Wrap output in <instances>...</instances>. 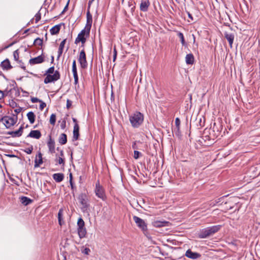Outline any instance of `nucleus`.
Listing matches in <instances>:
<instances>
[{
	"label": "nucleus",
	"mask_w": 260,
	"mask_h": 260,
	"mask_svg": "<svg viewBox=\"0 0 260 260\" xmlns=\"http://www.w3.org/2000/svg\"><path fill=\"white\" fill-rule=\"evenodd\" d=\"M46 77L44 79V83L48 84L52 82H55L59 80L60 78V75L58 71L54 72V67L49 68L46 73Z\"/></svg>",
	"instance_id": "1"
},
{
	"label": "nucleus",
	"mask_w": 260,
	"mask_h": 260,
	"mask_svg": "<svg viewBox=\"0 0 260 260\" xmlns=\"http://www.w3.org/2000/svg\"><path fill=\"white\" fill-rule=\"evenodd\" d=\"M221 228V225H217L204 229L198 234V237L201 239L207 238L218 232Z\"/></svg>",
	"instance_id": "2"
},
{
	"label": "nucleus",
	"mask_w": 260,
	"mask_h": 260,
	"mask_svg": "<svg viewBox=\"0 0 260 260\" xmlns=\"http://www.w3.org/2000/svg\"><path fill=\"white\" fill-rule=\"evenodd\" d=\"M144 115L140 112L136 111L129 116V121L134 128L139 127L143 122Z\"/></svg>",
	"instance_id": "3"
},
{
	"label": "nucleus",
	"mask_w": 260,
	"mask_h": 260,
	"mask_svg": "<svg viewBox=\"0 0 260 260\" xmlns=\"http://www.w3.org/2000/svg\"><path fill=\"white\" fill-rule=\"evenodd\" d=\"M90 29L91 28L90 27L87 28V26H85L84 28L80 31L75 39V44H77L79 42H81L82 46H84V44L86 42V38L89 36Z\"/></svg>",
	"instance_id": "4"
},
{
	"label": "nucleus",
	"mask_w": 260,
	"mask_h": 260,
	"mask_svg": "<svg viewBox=\"0 0 260 260\" xmlns=\"http://www.w3.org/2000/svg\"><path fill=\"white\" fill-rule=\"evenodd\" d=\"M78 200L81 205V210L83 212H86L89 209L90 206L87 194L85 193H81L78 197Z\"/></svg>",
	"instance_id": "5"
},
{
	"label": "nucleus",
	"mask_w": 260,
	"mask_h": 260,
	"mask_svg": "<svg viewBox=\"0 0 260 260\" xmlns=\"http://www.w3.org/2000/svg\"><path fill=\"white\" fill-rule=\"evenodd\" d=\"M96 196L102 199L103 201H106L107 197L104 187L100 185V181H98L95 183V188L94 190Z\"/></svg>",
	"instance_id": "6"
},
{
	"label": "nucleus",
	"mask_w": 260,
	"mask_h": 260,
	"mask_svg": "<svg viewBox=\"0 0 260 260\" xmlns=\"http://www.w3.org/2000/svg\"><path fill=\"white\" fill-rule=\"evenodd\" d=\"M133 219L137 225L146 234L147 231V224L145 221L137 216H133Z\"/></svg>",
	"instance_id": "7"
},
{
	"label": "nucleus",
	"mask_w": 260,
	"mask_h": 260,
	"mask_svg": "<svg viewBox=\"0 0 260 260\" xmlns=\"http://www.w3.org/2000/svg\"><path fill=\"white\" fill-rule=\"evenodd\" d=\"M78 61L82 69H85L87 68L88 63L86 60V53L84 49L82 50L79 53Z\"/></svg>",
	"instance_id": "8"
},
{
	"label": "nucleus",
	"mask_w": 260,
	"mask_h": 260,
	"mask_svg": "<svg viewBox=\"0 0 260 260\" xmlns=\"http://www.w3.org/2000/svg\"><path fill=\"white\" fill-rule=\"evenodd\" d=\"M0 121H3L5 125L8 128L15 124L17 119L10 116H4L0 119Z\"/></svg>",
	"instance_id": "9"
},
{
	"label": "nucleus",
	"mask_w": 260,
	"mask_h": 260,
	"mask_svg": "<svg viewBox=\"0 0 260 260\" xmlns=\"http://www.w3.org/2000/svg\"><path fill=\"white\" fill-rule=\"evenodd\" d=\"M185 255L192 259H197L201 256V254L198 252H192L190 249H188L186 251Z\"/></svg>",
	"instance_id": "10"
},
{
	"label": "nucleus",
	"mask_w": 260,
	"mask_h": 260,
	"mask_svg": "<svg viewBox=\"0 0 260 260\" xmlns=\"http://www.w3.org/2000/svg\"><path fill=\"white\" fill-rule=\"evenodd\" d=\"M49 141L47 142V146L49 148V151L51 153H55V141L52 139L51 136H49Z\"/></svg>",
	"instance_id": "11"
},
{
	"label": "nucleus",
	"mask_w": 260,
	"mask_h": 260,
	"mask_svg": "<svg viewBox=\"0 0 260 260\" xmlns=\"http://www.w3.org/2000/svg\"><path fill=\"white\" fill-rule=\"evenodd\" d=\"M44 57L42 56V55H39L36 57L31 58L29 62L30 64H36L38 63H41L44 62Z\"/></svg>",
	"instance_id": "12"
},
{
	"label": "nucleus",
	"mask_w": 260,
	"mask_h": 260,
	"mask_svg": "<svg viewBox=\"0 0 260 260\" xmlns=\"http://www.w3.org/2000/svg\"><path fill=\"white\" fill-rule=\"evenodd\" d=\"M224 37L228 41L229 43V45L231 48H232V45L233 43L235 35L233 33L228 32L227 31H225L224 33Z\"/></svg>",
	"instance_id": "13"
},
{
	"label": "nucleus",
	"mask_w": 260,
	"mask_h": 260,
	"mask_svg": "<svg viewBox=\"0 0 260 260\" xmlns=\"http://www.w3.org/2000/svg\"><path fill=\"white\" fill-rule=\"evenodd\" d=\"M150 5L149 0H142L140 6V10L143 12L147 11Z\"/></svg>",
	"instance_id": "14"
},
{
	"label": "nucleus",
	"mask_w": 260,
	"mask_h": 260,
	"mask_svg": "<svg viewBox=\"0 0 260 260\" xmlns=\"http://www.w3.org/2000/svg\"><path fill=\"white\" fill-rule=\"evenodd\" d=\"M79 136V126L78 123H75L74 126L73 141L78 140Z\"/></svg>",
	"instance_id": "15"
},
{
	"label": "nucleus",
	"mask_w": 260,
	"mask_h": 260,
	"mask_svg": "<svg viewBox=\"0 0 260 260\" xmlns=\"http://www.w3.org/2000/svg\"><path fill=\"white\" fill-rule=\"evenodd\" d=\"M43 162L42 154L40 151H39L35 160V168L39 167Z\"/></svg>",
	"instance_id": "16"
},
{
	"label": "nucleus",
	"mask_w": 260,
	"mask_h": 260,
	"mask_svg": "<svg viewBox=\"0 0 260 260\" xmlns=\"http://www.w3.org/2000/svg\"><path fill=\"white\" fill-rule=\"evenodd\" d=\"M42 135L40 131L39 130H32L30 131L29 134L27 135V137H30L37 139H39L41 138Z\"/></svg>",
	"instance_id": "17"
},
{
	"label": "nucleus",
	"mask_w": 260,
	"mask_h": 260,
	"mask_svg": "<svg viewBox=\"0 0 260 260\" xmlns=\"http://www.w3.org/2000/svg\"><path fill=\"white\" fill-rule=\"evenodd\" d=\"M89 9H88L87 14H86V24L85 26H87V28L88 27L91 28V25L92 23V16L89 12Z\"/></svg>",
	"instance_id": "18"
},
{
	"label": "nucleus",
	"mask_w": 260,
	"mask_h": 260,
	"mask_svg": "<svg viewBox=\"0 0 260 260\" xmlns=\"http://www.w3.org/2000/svg\"><path fill=\"white\" fill-rule=\"evenodd\" d=\"M3 70H9L12 68V66L10 64V61L8 59H6L1 62V64Z\"/></svg>",
	"instance_id": "19"
},
{
	"label": "nucleus",
	"mask_w": 260,
	"mask_h": 260,
	"mask_svg": "<svg viewBox=\"0 0 260 260\" xmlns=\"http://www.w3.org/2000/svg\"><path fill=\"white\" fill-rule=\"evenodd\" d=\"M53 178L56 182H60L64 179V175L62 173H55L53 175Z\"/></svg>",
	"instance_id": "20"
},
{
	"label": "nucleus",
	"mask_w": 260,
	"mask_h": 260,
	"mask_svg": "<svg viewBox=\"0 0 260 260\" xmlns=\"http://www.w3.org/2000/svg\"><path fill=\"white\" fill-rule=\"evenodd\" d=\"M63 209L60 208L59 210L57 217H58V223L61 226L64 223V221L63 220L62 216H63Z\"/></svg>",
	"instance_id": "21"
},
{
	"label": "nucleus",
	"mask_w": 260,
	"mask_h": 260,
	"mask_svg": "<svg viewBox=\"0 0 260 260\" xmlns=\"http://www.w3.org/2000/svg\"><path fill=\"white\" fill-rule=\"evenodd\" d=\"M194 58L192 54L190 53L186 55L185 61L187 64H192L194 63Z\"/></svg>",
	"instance_id": "22"
},
{
	"label": "nucleus",
	"mask_w": 260,
	"mask_h": 260,
	"mask_svg": "<svg viewBox=\"0 0 260 260\" xmlns=\"http://www.w3.org/2000/svg\"><path fill=\"white\" fill-rule=\"evenodd\" d=\"M61 27V24H57L52 27L50 32L52 35H56L59 33Z\"/></svg>",
	"instance_id": "23"
},
{
	"label": "nucleus",
	"mask_w": 260,
	"mask_h": 260,
	"mask_svg": "<svg viewBox=\"0 0 260 260\" xmlns=\"http://www.w3.org/2000/svg\"><path fill=\"white\" fill-rule=\"evenodd\" d=\"M78 234L80 239L85 238L86 235V230L85 228L77 229Z\"/></svg>",
	"instance_id": "24"
},
{
	"label": "nucleus",
	"mask_w": 260,
	"mask_h": 260,
	"mask_svg": "<svg viewBox=\"0 0 260 260\" xmlns=\"http://www.w3.org/2000/svg\"><path fill=\"white\" fill-rule=\"evenodd\" d=\"M58 142L61 145H64L67 142V136L66 134L62 133L61 134L58 138Z\"/></svg>",
	"instance_id": "25"
},
{
	"label": "nucleus",
	"mask_w": 260,
	"mask_h": 260,
	"mask_svg": "<svg viewBox=\"0 0 260 260\" xmlns=\"http://www.w3.org/2000/svg\"><path fill=\"white\" fill-rule=\"evenodd\" d=\"M20 202L23 205L26 206L31 203L32 200L26 197H21L20 198Z\"/></svg>",
	"instance_id": "26"
},
{
	"label": "nucleus",
	"mask_w": 260,
	"mask_h": 260,
	"mask_svg": "<svg viewBox=\"0 0 260 260\" xmlns=\"http://www.w3.org/2000/svg\"><path fill=\"white\" fill-rule=\"evenodd\" d=\"M27 117L31 124H32L34 123V122L35 121L36 115H35V114L33 112H32V111L29 112L27 114Z\"/></svg>",
	"instance_id": "27"
},
{
	"label": "nucleus",
	"mask_w": 260,
	"mask_h": 260,
	"mask_svg": "<svg viewBox=\"0 0 260 260\" xmlns=\"http://www.w3.org/2000/svg\"><path fill=\"white\" fill-rule=\"evenodd\" d=\"M223 200V197L219 198L214 201H210L209 203V205L210 206L213 207L216 205L221 204V202L222 203V201Z\"/></svg>",
	"instance_id": "28"
},
{
	"label": "nucleus",
	"mask_w": 260,
	"mask_h": 260,
	"mask_svg": "<svg viewBox=\"0 0 260 260\" xmlns=\"http://www.w3.org/2000/svg\"><path fill=\"white\" fill-rule=\"evenodd\" d=\"M78 229L85 228V222L82 218H79L77 221Z\"/></svg>",
	"instance_id": "29"
},
{
	"label": "nucleus",
	"mask_w": 260,
	"mask_h": 260,
	"mask_svg": "<svg viewBox=\"0 0 260 260\" xmlns=\"http://www.w3.org/2000/svg\"><path fill=\"white\" fill-rule=\"evenodd\" d=\"M167 222L166 221H156L154 222V225L155 227L159 228L161 226H165Z\"/></svg>",
	"instance_id": "30"
},
{
	"label": "nucleus",
	"mask_w": 260,
	"mask_h": 260,
	"mask_svg": "<svg viewBox=\"0 0 260 260\" xmlns=\"http://www.w3.org/2000/svg\"><path fill=\"white\" fill-rule=\"evenodd\" d=\"M34 45H39L42 46L43 45V39H40V38H37L36 39L34 42Z\"/></svg>",
	"instance_id": "31"
},
{
	"label": "nucleus",
	"mask_w": 260,
	"mask_h": 260,
	"mask_svg": "<svg viewBox=\"0 0 260 260\" xmlns=\"http://www.w3.org/2000/svg\"><path fill=\"white\" fill-rule=\"evenodd\" d=\"M49 121L51 125H54L56 122V115L55 114L51 115Z\"/></svg>",
	"instance_id": "32"
},
{
	"label": "nucleus",
	"mask_w": 260,
	"mask_h": 260,
	"mask_svg": "<svg viewBox=\"0 0 260 260\" xmlns=\"http://www.w3.org/2000/svg\"><path fill=\"white\" fill-rule=\"evenodd\" d=\"M178 36L179 38L180 39L182 45L183 46L185 45L186 43H185V40H184L183 34L182 32H179L178 34Z\"/></svg>",
	"instance_id": "33"
},
{
	"label": "nucleus",
	"mask_w": 260,
	"mask_h": 260,
	"mask_svg": "<svg viewBox=\"0 0 260 260\" xmlns=\"http://www.w3.org/2000/svg\"><path fill=\"white\" fill-rule=\"evenodd\" d=\"M142 155V154L140 152L137 151V150H135L134 152V158L136 159H138L140 156Z\"/></svg>",
	"instance_id": "34"
},
{
	"label": "nucleus",
	"mask_w": 260,
	"mask_h": 260,
	"mask_svg": "<svg viewBox=\"0 0 260 260\" xmlns=\"http://www.w3.org/2000/svg\"><path fill=\"white\" fill-rule=\"evenodd\" d=\"M17 131H11L7 133V134L11 135L13 137H19Z\"/></svg>",
	"instance_id": "35"
},
{
	"label": "nucleus",
	"mask_w": 260,
	"mask_h": 260,
	"mask_svg": "<svg viewBox=\"0 0 260 260\" xmlns=\"http://www.w3.org/2000/svg\"><path fill=\"white\" fill-rule=\"evenodd\" d=\"M19 52L18 50H16L13 52L14 58L16 61H18Z\"/></svg>",
	"instance_id": "36"
},
{
	"label": "nucleus",
	"mask_w": 260,
	"mask_h": 260,
	"mask_svg": "<svg viewBox=\"0 0 260 260\" xmlns=\"http://www.w3.org/2000/svg\"><path fill=\"white\" fill-rule=\"evenodd\" d=\"M173 132L177 137H179L180 136V127H176L174 128Z\"/></svg>",
	"instance_id": "37"
},
{
	"label": "nucleus",
	"mask_w": 260,
	"mask_h": 260,
	"mask_svg": "<svg viewBox=\"0 0 260 260\" xmlns=\"http://www.w3.org/2000/svg\"><path fill=\"white\" fill-rule=\"evenodd\" d=\"M35 21L36 23H37L41 18V14L40 12L39 11L36 15H35Z\"/></svg>",
	"instance_id": "38"
},
{
	"label": "nucleus",
	"mask_w": 260,
	"mask_h": 260,
	"mask_svg": "<svg viewBox=\"0 0 260 260\" xmlns=\"http://www.w3.org/2000/svg\"><path fill=\"white\" fill-rule=\"evenodd\" d=\"M33 150V147L32 146H31L30 147L26 148L24 151L27 154H31L32 153Z\"/></svg>",
	"instance_id": "39"
},
{
	"label": "nucleus",
	"mask_w": 260,
	"mask_h": 260,
	"mask_svg": "<svg viewBox=\"0 0 260 260\" xmlns=\"http://www.w3.org/2000/svg\"><path fill=\"white\" fill-rule=\"evenodd\" d=\"M56 161L60 165H62V166L64 165V160L61 157H59L58 158H57Z\"/></svg>",
	"instance_id": "40"
},
{
	"label": "nucleus",
	"mask_w": 260,
	"mask_h": 260,
	"mask_svg": "<svg viewBox=\"0 0 260 260\" xmlns=\"http://www.w3.org/2000/svg\"><path fill=\"white\" fill-rule=\"evenodd\" d=\"M23 126L22 125H21L20 128H19L18 130H17V133L18 135H19V137H20L22 134V133H23Z\"/></svg>",
	"instance_id": "41"
},
{
	"label": "nucleus",
	"mask_w": 260,
	"mask_h": 260,
	"mask_svg": "<svg viewBox=\"0 0 260 260\" xmlns=\"http://www.w3.org/2000/svg\"><path fill=\"white\" fill-rule=\"evenodd\" d=\"M40 103H41L40 105V109L41 110H43V109L46 106V104L42 101H41V102H40Z\"/></svg>",
	"instance_id": "42"
},
{
	"label": "nucleus",
	"mask_w": 260,
	"mask_h": 260,
	"mask_svg": "<svg viewBox=\"0 0 260 260\" xmlns=\"http://www.w3.org/2000/svg\"><path fill=\"white\" fill-rule=\"evenodd\" d=\"M66 41H67L66 39H64L63 41H62L59 45V48L63 49L64 47V45L66 43Z\"/></svg>",
	"instance_id": "43"
},
{
	"label": "nucleus",
	"mask_w": 260,
	"mask_h": 260,
	"mask_svg": "<svg viewBox=\"0 0 260 260\" xmlns=\"http://www.w3.org/2000/svg\"><path fill=\"white\" fill-rule=\"evenodd\" d=\"M66 126V121L65 120L62 121L60 124V127L61 129H64Z\"/></svg>",
	"instance_id": "44"
},
{
	"label": "nucleus",
	"mask_w": 260,
	"mask_h": 260,
	"mask_svg": "<svg viewBox=\"0 0 260 260\" xmlns=\"http://www.w3.org/2000/svg\"><path fill=\"white\" fill-rule=\"evenodd\" d=\"M175 122L176 127H180V120L179 118L177 117L175 119Z\"/></svg>",
	"instance_id": "45"
},
{
	"label": "nucleus",
	"mask_w": 260,
	"mask_h": 260,
	"mask_svg": "<svg viewBox=\"0 0 260 260\" xmlns=\"http://www.w3.org/2000/svg\"><path fill=\"white\" fill-rule=\"evenodd\" d=\"M72 102L70 100H67V108L70 109L72 106Z\"/></svg>",
	"instance_id": "46"
},
{
	"label": "nucleus",
	"mask_w": 260,
	"mask_h": 260,
	"mask_svg": "<svg viewBox=\"0 0 260 260\" xmlns=\"http://www.w3.org/2000/svg\"><path fill=\"white\" fill-rule=\"evenodd\" d=\"M31 101L32 103H37V102H41V100H40V99H38L37 98H32L31 99Z\"/></svg>",
	"instance_id": "47"
},
{
	"label": "nucleus",
	"mask_w": 260,
	"mask_h": 260,
	"mask_svg": "<svg viewBox=\"0 0 260 260\" xmlns=\"http://www.w3.org/2000/svg\"><path fill=\"white\" fill-rule=\"evenodd\" d=\"M63 49L59 48L58 51V56H57V59L59 58L61 54H62Z\"/></svg>",
	"instance_id": "48"
},
{
	"label": "nucleus",
	"mask_w": 260,
	"mask_h": 260,
	"mask_svg": "<svg viewBox=\"0 0 260 260\" xmlns=\"http://www.w3.org/2000/svg\"><path fill=\"white\" fill-rule=\"evenodd\" d=\"M113 53H113V61H115L116 59V56H117V51H116L115 47H114V48Z\"/></svg>",
	"instance_id": "49"
},
{
	"label": "nucleus",
	"mask_w": 260,
	"mask_h": 260,
	"mask_svg": "<svg viewBox=\"0 0 260 260\" xmlns=\"http://www.w3.org/2000/svg\"><path fill=\"white\" fill-rule=\"evenodd\" d=\"M90 252V250L88 248H85L83 251L82 252L85 254L88 255Z\"/></svg>",
	"instance_id": "50"
},
{
	"label": "nucleus",
	"mask_w": 260,
	"mask_h": 260,
	"mask_svg": "<svg viewBox=\"0 0 260 260\" xmlns=\"http://www.w3.org/2000/svg\"><path fill=\"white\" fill-rule=\"evenodd\" d=\"M69 2H70V0H68L67 5H66L65 7L64 8L63 11L61 12L60 15L63 14L68 10Z\"/></svg>",
	"instance_id": "51"
},
{
	"label": "nucleus",
	"mask_w": 260,
	"mask_h": 260,
	"mask_svg": "<svg viewBox=\"0 0 260 260\" xmlns=\"http://www.w3.org/2000/svg\"><path fill=\"white\" fill-rule=\"evenodd\" d=\"M72 72H73V74L74 77H78V76L77 68L74 69V70H73V69H72Z\"/></svg>",
	"instance_id": "52"
},
{
	"label": "nucleus",
	"mask_w": 260,
	"mask_h": 260,
	"mask_svg": "<svg viewBox=\"0 0 260 260\" xmlns=\"http://www.w3.org/2000/svg\"><path fill=\"white\" fill-rule=\"evenodd\" d=\"M128 6L129 7H131V12L133 13L135 11V6H133V5L130 3H128Z\"/></svg>",
	"instance_id": "53"
},
{
	"label": "nucleus",
	"mask_w": 260,
	"mask_h": 260,
	"mask_svg": "<svg viewBox=\"0 0 260 260\" xmlns=\"http://www.w3.org/2000/svg\"><path fill=\"white\" fill-rule=\"evenodd\" d=\"M186 13L187 14L188 17L191 19V21L193 20V17H192V15L190 13V12L188 11H186Z\"/></svg>",
	"instance_id": "54"
},
{
	"label": "nucleus",
	"mask_w": 260,
	"mask_h": 260,
	"mask_svg": "<svg viewBox=\"0 0 260 260\" xmlns=\"http://www.w3.org/2000/svg\"><path fill=\"white\" fill-rule=\"evenodd\" d=\"M75 68H77L76 62L75 60H74L73 61V64H72V69H73V70H74V69H75Z\"/></svg>",
	"instance_id": "55"
},
{
	"label": "nucleus",
	"mask_w": 260,
	"mask_h": 260,
	"mask_svg": "<svg viewBox=\"0 0 260 260\" xmlns=\"http://www.w3.org/2000/svg\"><path fill=\"white\" fill-rule=\"evenodd\" d=\"M132 148L134 149H137L138 147L136 144V142H134L132 145Z\"/></svg>",
	"instance_id": "56"
},
{
	"label": "nucleus",
	"mask_w": 260,
	"mask_h": 260,
	"mask_svg": "<svg viewBox=\"0 0 260 260\" xmlns=\"http://www.w3.org/2000/svg\"><path fill=\"white\" fill-rule=\"evenodd\" d=\"M74 84L77 85L78 83V77H74Z\"/></svg>",
	"instance_id": "57"
},
{
	"label": "nucleus",
	"mask_w": 260,
	"mask_h": 260,
	"mask_svg": "<svg viewBox=\"0 0 260 260\" xmlns=\"http://www.w3.org/2000/svg\"><path fill=\"white\" fill-rule=\"evenodd\" d=\"M4 97V92L0 90V100H2Z\"/></svg>",
	"instance_id": "58"
},
{
	"label": "nucleus",
	"mask_w": 260,
	"mask_h": 260,
	"mask_svg": "<svg viewBox=\"0 0 260 260\" xmlns=\"http://www.w3.org/2000/svg\"><path fill=\"white\" fill-rule=\"evenodd\" d=\"M70 184L72 190H73L74 191V189H75L76 187L73 184V182L72 181V182H70Z\"/></svg>",
	"instance_id": "59"
},
{
	"label": "nucleus",
	"mask_w": 260,
	"mask_h": 260,
	"mask_svg": "<svg viewBox=\"0 0 260 260\" xmlns=\"http://www.w3.org/2000/svg\"><path fill=\"white\" fill-rule=\"evenodd\" d=\"M94 0H89V2H88V9H89L90 6H91V5L92 4V3H93V2L94 1Z\"/></svg>",
	"instance_id": "60"
},
{
	"label": "nucleus",
	"mask_w": 260,
	"mask_h": 260,
	"mask_svg": "<svg viewBox=\"0 0 260 260\" xmlns=\"http://www.w3.org/2000/svg\"><path fill=\"white\" fill-rule=\"evenodd\" d=\"M70 182H72L73 181V176L72 174L71 173H70Z\"/></svg>",
	"instance_id": "61"
},
{
	"label": "nucleus",
	"mask_w": 260,
	"mask_h": 260,
	"mask_svg": "<svg viewBox=\"0 0 260 260\" xmlns=\"http://www.w3.org/2000/svg\"><path fill=\"white\" fill-rule=\"evenodd\" d=\"M0 76H2L4 77V78L7 79L6 77L5 76V75L2 73V72L0 71Z\"/></svg>",
	"instance_id": "62"
},
{
	"label": "nucleus",
	"mask_w": 260,
	"mask_h": 260,
	"mask_svg": "<svg viewBox=\"0 0 260 260\" xmlns=\"http://www.w3.org/2000/svg\"><path fill=\"white\" fill-rule=\"evenodd\" d=\"M21 111V109H16L15 110V112L17 113H19Z\"/></svg>",
	"instance_id": "63"
},
{
	"label": "nucleus",
	"mask_w": 260,
	"mask_h": 260,
	"mask_svg": "<svg viewBox=\"0 0 260 260\" xmlns=\"http://www.w3.org/2000/svg\"><path fill=\"white\" fill-rule=\"evenodd\" d=\"M73 122L75 123H77V120L76 118H72Z\"/></svg>",
	"instance_id": "64"
}]
</instances>
